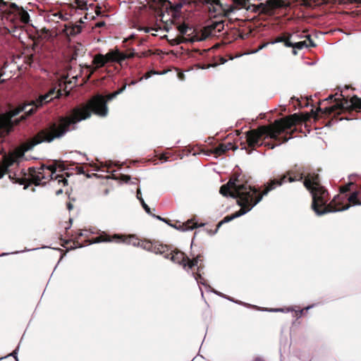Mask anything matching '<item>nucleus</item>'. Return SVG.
<instances>
[{
  "mask_svg": "<svg viewBox=\"0 0 361 361\" xmlns=\"http://www.w3.org/2000/svg\"><path fill=\"white\" fill-rule=\"evenodd\" d=\"M303 183L312 195V208L317 215L322 216L330 212H343L350 208L349 204L343 208L333 207L332 203H336V199L339 197L338 195L335 196L333 201L328 204L329 193L327 190L314 180H311L310 178H305Z\"/></svg>",
  "mask_w": 361,
  "mask_h": 361,
  "instance_id": "obj_3",
  "label": "nucleus"
},
{
  "mask_svg": "<svg viewBox=\"0 0 361 361\" xmlns=\"http://www.w3.org/2000/svg\"><path fill=\"white\" fill-rule=\"evenodd\" d=\"M68 210H71L73 207V204L71 202H68L67 204Z\"/></svg>",
  "mask_w": 361,
  "mask_h": 361,
  "instance_id": "obj_61",
  "label": "nucleus"
},
{
  "mask_svg": "<svg viewBox=\"0 0 361 361\" xmlns=\"http://www.w3.org/2000/svg\"><path fill=\"white\" fill-rule=\"evenodd\" d=\"M301 4L305 6H312V3L310 0H300Z\"/></svg>",
  "mask_w": 361,
  "mask_h": 361,
  "instance_id": "obj_46",
  "label": "nucleus"
},
{
  "mask_svg": "<svg viewBox=\"0 0 361 361\" xmlns=\"http://www.w3.org/2000/svg\"><path fill=\"white\" fill-rule=\"evenodd\" d=\"M116 63H121L122 61H123L124 60L126 59V54L121 52L118 49V51H117V55H116Z\"/></svg>",
  "mask_w": 361,
  "mask_h": 361,
  "instance_id": "obj_35",
  "label": "nucleus"
},
{
  "mask_svg": "<svg viewBox=\"0 0 361 361\" xmlns=\"http://www.w3.org/2000/svg\"><path fill=\"white\" fill-rule=\"evenodd\" d=\"M199 256L195 257L192 260L190 259L187 262V271L189 272V269L193 268L194 267L197 266L199 262Z\"/></svg>",
  "mask_w": 361,
  "mask_h": 361,
  "instance_id": "obj_33",
  "label": "nucleus"
},
{
  "mask_svg": "<svg viewBox=\"0 0 361 361\" xmlns=\"http://www.w3.org/2000/svg\"><path fill=\"white\" fill-rule=\"evenodd\" d=\"M17 8L16 16L18 18H19L20 21L23 24H29L30 19V15L27 11H25L23 7H18L15 4Z\"/></svg>",
  "mask_w": 361,
  "mask_h": 361,
  "instance_id": "obj_17",
  "label": "nucleus"
},
{
  "mask_svg": "<svg viewBox=\"0 0 361 361\" xmlns=\"http://www.w3.org/2000/svg\"><path fill=\"white\" fill-rule=\"evenodd\" d=\"M178 30L179 31V32L182 35H186L188 33V31H190L192 30V27H189L188 25H186L185 23H183V24H180L178 26Z\"/></svg>",
  "mask_w": 361,
  "mask_h": 361,
  "instance_id": "obj_29",
  "label": "nucleus"
},
{
  "mask_svg": "<svg viewBox=\"0 0 361 361\" xmlns=\"http://www.w3.org/2000/svg\"><path fill=\"white\" fill-rule=\"evenodd\" d=\"M303 174L302 173H300L297 176H295L294 177H289L288 178V181L290 183H292V182H294V181H296V180H302L303 179Z\"/></svg>",
  "mask_w": 361,
  "mask_h": 361,
  "instance_id": "obj_37",
  "label": "nucleus"
},
{
  "mask_svg": "<svg viewBox=\"0 0 361 361\" xmlns=\"http://www.w3.org/2000/svg\"><path fill=\"white\" fill-rule=\"evenodd\" d=\"M126 86L127 85L125 84L123 85V87L121 88H120L119 90H118L117 91H116V94L118 95L120 94H121L126 89Z\"/></svg>",
  "mask_w": 361,
  "mask_h": 361,
  "instance_id": "obj_49",
  "label": "nucleus"
},
{
  "mask_svg": "<svg viewBox=\"0 0 361 361\" xmlns=\"http://www.w3.org/2000/svg\"><path fill=\"white\" fill-rule=\"evenodd\" d=\"M233 181L236 182V185L239 186H243L246 188H250L252 189V190L255 191V193L253 195H251L250 196V202L252 204V207H255L259 202H260L263 198L264 196H266L268 195V193L270 192V189H268L267 188H265L264 191L262 193H259V190L255 188V187L251 186L250 185H248L247 183H242L240 182L239 180L235 179L233 180Z\"/></svg>",
  "mask_w": 361,
  "mask_h": 361,
  "instance_id": "obj_10",
  "label": "nucleus"
},
{
  "mask_svg": "<svg viewBox=\"0 0 361 361\" xmlns=\"http://www.w3.org/2000/svg\"><path fill=\"white\" fill-rule=\"evenodd\" d=\"M207 3L210 4L212 6L216 5L220 7H223L222 4L220 3L219 0H206Z\"/></svg>",
  "mask_w": 361,
  "mask_h": 361,
  "instance_id": "obj_39",
  "label": "nucleus"
},
{
  "mask_svg": "<svg viewBox=\"0 0 361 361\" xmlns=\"http://www.w3.org/2000/svg\"><path fill=\"white\" fill-rule=\"evenodd\" d=\"M359 192H353L348 197V201L353 204V205H361V200L358 199Z\"/></svg>",
  "mask_w": 361,
  "mask_h": 361,
  "instance_id": "obj_23",
  "label": "nucleus"
},
{
  "mask_svg": "<svg viewBox=\"0 0 361 361\" xmlns=\"http://www.w3.org/2000/svg\"><path fill=\"white\" fill-rule=\"evenodd\" d=\"M290 39V37L288 35L287 37L285 36H280L278 37L275 40L270 42V44H274L279 42H283L284 45L286 46V42L289 41Z\"/></svg>",
  "mask_w": 361,
  "mask_h": 361,
  "instance_id": "obj_34",
  "label": "nucleus"
},
{
  "mask_svg": "<svg viewBox=\"0 0 361 361\" xmlns=\"http://www.w3.org/2000/svg\"><path fill=\"white\" fill-rule=\"evenodd\" d=\"M140 30H143L145 33H148V32H149L151 30H156V31L157 30H156V29H154V28H151V27H142V28H141Z\"/></svg>",
  "mask_w": 361,
  "mask_h": 361,
  "instance_id": "obj_50",
  "label": "nucleus"
},
{
  "mask_svg": "<svg viewBox=\"0 0 361 361\" xmlns=\"http://www.w3.org/2000/svg\"><path fill=\"white\" fill-rule=\"evenodd\" d=\"M255 361H264V360L260 357H256Z\"/></svg>",
  "mask_w": 361,
  "mask_h": 361,
  "instance_id": "obj_64",
  "label": "nucleus"
},
{
  "mask_svg": "<svg viewBox=\"0 0 361 361\" xmlns=\"http://www.w3.org/2000/svg\"><path fill=\"white\" fill-rule=\"evenodd\" d=\"M18 349H19V346H18V347L16 348V350H13V351L10 354V355H11L12 357H13L16 359V361H18V356H17Z\"/></svg>",
  "mask_w": 361,
  "mask_h": 361,
  "instance_id": "obj_44",
  "label": "nucleus"
},
{
  "mask_svg": "<svg viewBox=\"0 0 361 361\" xmlns=\"http://www.w3.org/2000/svg\"><path fill=\"white\" fill-rule=\"evenodd\" d=\"M224 146L226 147L227 151L231 149V147H233V144L231 142H228L226 144H224Z\"/></svg>",
  "mask_w": 361,
  "mask_h": 361,
  "instance_id": "obj_54",
  "label": "nucleus"
},
{
  "mask_svg": "<svg viewBox=\"0 0 361 361\" xmlns=\"http://www.w3.org/2000/svg\"><path fill=\"white\" fill-rule=\"evenodd\" d=\"M92 63L95 66L94 68H92L91 66L89 65L85 66L86 69L89 72L88 78H90L97 68H102L105 66V64L107 63L106 57L105 55L102 54H97L94 56Z\"/></svg>",
  "mask_w": 361,
  "mask_h": 361,
  "instance_id": "obj_11",
  "label": "nucleus"
},
{
  "mask_svg": "<svg viewBox=\"0 0 361 361\" xmlns=\"http://www.w3.org/2000/svg\"><path fill=\"white\" fill-rule=\"evenodd\" d=\"M305 38H307V41H308V47H316V44L314 43V42L312 39L311 38V36L310 35H305Z\"/></svg>",
  "mask_w": 361,
  "mask_h": 361,
  "instance_id": "obj_38",
  "label": "nucleus"
},
{
  "mask_svg": "<svg viewBox=\"0 0 361 361\" xmlns=\"http://www.w3.org/2000/svg\"><path fill=\"white\" fill-rule=\"evenodd\" d=\"M233 7H229L227 9H224V15L228 16L230 13H233Z\"/></svg>",
  "mask_w": 361,
  "mask_h": 361,
  "instance_id": "obj_45",
  "label": "nucleus"
},
{
  "mask_svg": "<svg viewBox=\"0 0 361 361\" xmlns=\"http://www.w3.org/2000/svg\"><path fill=\"white\" fill-rule=\"evenodd\" d=\"M351 185H353V183H350L348 185L342 187L341 188V190H340L341 192H343V193L346 192L347 191H348L350 190V187Z\"/></svg>",
  "mask_w": 361,
  "mask_h": 361,
  "instance_id": "obj_42",
  "label": "nucleus"
},
{
  "mask_svg": "<svg viewBox=\"0 0 361 361\" xmlns=\"http://www.w3.org/2000/svg\"><path fill=\"white\" fill-rule=\"evenodd\" d=\"M120 179H121L122 181L125 182V183H128V182L130 181V176H128V175H123V174H122V175L121 176Z\"/></svg>",
  "mask_w": 361,
  "mask_h": 361,
  "instance_id": "obj_41",
  "label": "nucleus"
},
{
  "mask_svg": "<svg viewBox=\"0 0 361 361\" xmlns=\"http://www.w3.org/2000/svg\"><path fill=\"white\" fill-rule=\"evenodd\" d=\"M264 311H268V312H293L294 311V308L293 307H286V308H272V309H267V308H265L264 310Z\"/></svg>",
  "mask_w": 361,
  "mask_h": 361,
  "instance_id": "obj_28",
  "label": "nucleus"
},
{
  "mask_svg": "<svg viewBox=\"0 0 361 361\" xmlns=\"http://www.w3.org/2000/svg\"><path fill=\"white\" fill-rule=\"evenodd\" d=\"M297 121L298 116L293 114L290 117L276 120L271 126L250 130L245 133V141L249 147L254 149L263 145L262 138L269 137L274 140H279V135L290 129Z\"/></svg>",
  "mask_w": 361,
  "mask_h": 361,
  "instance_id": "obj_2",
  "label": "nucleus"
},
{
  "mask_svg": "<svg viewBox=\"0 0 361 361\" xmlns=\"http://www.w3.org/2000/svg\"><path fill=\"white\" fill-rule=\"evenodd\" d=\"M232 220H233V217L231 216V215H230V216H225V217L223 219V220H222V221H223V222H224V224H226V223H228V222L231 221Z\"/></svg>",
  "mask_w": 361,
  "mask_h": 361,
  "instance_id": "obj_47",
  "label": "nucleus"
},
{
  "mask_svg": "<svg viewBox=\"0 0 361 361\" xmlns=\"http://www.w3.org/2000/svg\"><path fill=\"white\" fill-rule=\"evenodd\" d=\"M289 37H290V40L296 41L298 39H302L305 37V35H303L302 34L297 32H295L293 34H288Z\"/></svg>",
  "mask_w": 361,
  "mask_h": 361,
  "instance_id": "obj_36",
  "label": "nucleus"
},
{
  "mask_svg": "<svg viewBox=\"0 0 361 361\" xmlns=\"http://www.w3.org/2000/svg\"><path fill=\"white\" fill-rule=\"evenodd\" d=\"M167 250V247L161 244H152L151 252L156 255H164Z\"/></svg>",
  "mask_w": 361,
  "mask_h": 361,
  "instance_id": "obj_20",
  "label": "nucleus"
},
{
  "mask_svg": "<svg viewBox=\"0 0 361 361\" xmlns=\"http://www.w3.org/2000/svg\"><path fill=\"white\" fill-rule=\"evenodd\" d=\"M294 311L295 312L296 317L298 319V318H300L302 316V314H303L305 310H304V309H302V310H300L298 311L294 310Z\"/></svg>",
  "mask_w": 361,
  "mask_h": 361,
  "instance_id": "obj_48",
  "label": "nucleus"
},
{
  "mask_svg": "<svg viewBox=\"0 0 361 361\" xmlns=\"http://www.w3.org/2000/svg\"><path fill=\"white\" fill-rule=\"evenodd\" d=\"M192 275L193 276V277L195 278V279L197 282V283H200V284L204 286L205 287L209 288L211 292L212 290H214L213 288H212V287L210 286H209L206 283L204 279L202 277L200 274L192 273Z\"/></svg>",
  "mask_w": 361,
  "mask_h": 361,
  "instance_id": "obj_26",
  "label": "nucleus"
},
{
  "mask_svg": "<svg viewBox=\"0 0 361 361\" xmlns=\"http://www.w3.org/2000/svg\"><path fill=\"white\" fill-rule=\"evenodd\" d=\"M118 96L116 92L107 95L105 99L102 95L93 97L86 104L78 105L70 111L67 116L60 117L58 123H52L47 128L41 130L31 140L20 146L9 151L0 147V178L6 173L9 179L14 183H20L16 178V173H12L9 168L15 164L18 165L24 158L25 153L33 149L36 145L42 142H51L55 139L62 137L67 132L75 130L76 124L89 118L92 114L105 117L109 109L106 102Z\"/></svg>",
  "mask_w": 361,
  "mask_h": 361,
  "instance_id": "obj_1",
  "label": "nucleus"
},
{
  "mask_svg": "<svg viewBox=\"0 0 361 361\" xmlns=\"http://www.w3.org/2000/svg\"><path fill=\"white\" fill-rule=\"evenodd\" d=\"M63 192V190L61 189L56 191V195H59V194H61Z\"/></svg>",
  "mask_w": 361,
  "mask_h": 361,
  "instance_id": "obj_63",
  "label": "nucleus"
},
{
  "mask_svg": "<svg viewBox=\"0 0 361 361\" xmlns=\"http://www.w3.org/2000/svg\"><path fill=\"white\" fill-rule=\"evenodd\" d=\"M212 292L215 293L216 295H217L219 296H221V297H223V298H226V299H227V300H230V301H231L233 302H235V303H237V304H239V305H245V306H248L249 305L248 304L245 303V302H243L242 301L235 300L233 298H231L229 296H227V295H224V294H223V293H220V292H219V291H217L216 290H212Z\"/></svg>",
  "mask_w": 361,
  "mask_h": 361,
  "instance_id": "obj_25",
  "label": "nucleus"
},
{
  "mask_svg": "<svg viewBox=\"0 0 361 361\" xmlns=\"http://www.w3.org/2000/svg\"><path fill=\"white\" fill-rule=\"evenodd\" d=\"M83 235V233L82 232H79L78 234V236L76 237V239H79L80 237H82Z\"/></svg>",
  "mask_w": 361,
  "mask_h": 361,
  "instance_id": "obj_62",
  "label": "nucleus"
},
{
  "mask_svg": "<svg viewBox=\"0 0 361 361\" xmlns=\"http://www.w3.org/2000/svg\"><path fill=\"white\" fill-rule=\"evenodd\" d=\"M59 97V92H56V88H51L48 92L39 95L35 100L30 103L24 104L17 108L11 109L6 114L5 119L9 123H18V119L13 118L20 113L23 112L25 115L21 116V120L25 119L27 116H31L35 111L48 104L54 98Z\"/></svg>",
  "mask_w": 361,
  "mask_h": 361,
  "instance_id": "obj_6",
  "label": "nucleus"
},
{
  "mask_svg": "<svg viewBox=\"0 0 361 361\" xmlns=\"http://www.w3.org/2000/svg\"><path fill=\"white\" fill-rule=\"evenodd\" d=\"M44 169H47L51 171L49 177L51 179L57 180L59 183L63 182V185H66L68 184V180L61 175L56 174V166L55 164L47 166L45 164H42L39 170L43 171Z\"/></svg>",
  "mask_w": 361,
  "mask_h": 361,
  "instance_id": "obj_13",
  "label": "nucleus"
},
{
  "mask_svg": "<svg viewBox=\"0 0 361 361\" xmlns=\"http://www.w3.org/2000/svg\"><path fill=\"white\" fill-rule=\"evenodd\" d=\"M135 55V53L134 51H132L130 54H126V59H131V58H133Z\"/></svg>",
  "mask_w": 361,
  "mask_h": 361,
  "instance_id": "obj_51",
  "label": "nucleus"
},
{
  "mask_svg": "<svg viewBox=\"0 0 361 361\" xmlns=\"http://www.w3.org/2000/svg\"><path fill=\"white\" fill-rule=\"evenodd\" d=\"M234 1L242 6H245L247 4L248 0H234Z\"/></svg>",
  "mask_w": 361,
  "mask_h": 361,
  "instance_id": "obj_43",
  "label": "nucleus"
},
{
  "mask_svg": "<svg viewBox=\"0 0 361 361\" xmlns=\"http://www.w3.org/2000/svg\"><path fill=\"white\" fill-rule=\"evenodd\" d=\"M101 13V7L97 6L96 8V14L98 16Z\"/></svg>",
  "mask_w": 361,
  "mask_h": 361,
  "instance_id": "obj_56",
  "label": "nucleus"
},
{
  "mask_svg": "<svg viewBox=\"0 0 361 361\" xmlns=\"http://www.w3.org/2000/svg\"><path fill=\"white\" fill-rule=\"evenodd\" d=\"M314 307V304H313V305H308V306H307L306 307H305V308H304V310H309L312 309V307Z\"/></svg>",
  "mask_w": 361,
  "mask_h": 361,
  "instance_id": "obj_58",
  "label": "nucleus"
},
{
  "mask_svg": "<svg viewBox=\"0 0 361 361\" xmlns=\"http://www.w3.org/2000/svg\"><path fill=\"white\" fill-rule=\"evenodd\" d=\"M42 171H43L38 170L36 174L33 175L34 181L36 185H39L42 179L45 178V176L42 174Z\"/></svg>",
  "mask_w": 361,
  "mask_h": 361,
  "instance_id": "obj_32",
  "label": "nucleus"
},
{
  "mask_svg": "<svg viewBox=\"0 0 361 361\" xmlns=\"http://www.w3.org/2000/svg\"><path fill=\"white\" fill-rule=\"evenodd\" d=\"M154 217L157 218V219L161 221H165V219L159 216H155V215H152Z\"/></svg>",
  "mask_w": 361,
  "mask_h": 361,
  "instance_id": "obj_59",
  "label": "nucleus"
},
{
  "mask_svg": "<svg viewBox=\"0 0 361 361\" xmlns=\"http://www.w3.org/2000/svg\"><path fill=\"white\" fill-rule=\"evenodd\" d=\"M340 96L343 97L341 101H339L337 99H335L336 104L329 107H325L324 109L318 108L317 111L322 112L324 114H331L334 111L337 109H344L347 108L350 103L354 109H361V99L359 98L356 95H353L350 100H348V98L344 97L342 94V90L341 91Z\"/></svg>",
  "mask_w": 361,
  "mask_h": 361,
  "instance_id": "obj_7",
  "label": "nucleus"
},
{
  "mask_svg": "<svg viewBox=\"0 0 361 361\" xmlns=\"http://www.w3.org/2000/svg\"><path fill=\"white\" fill-rule=\"evenodd\" d=\"M338 95H339V96H340V93L338 94V92H336L335 94H331V95H329V96L326 99V100L332 99L335 96H338Z\"/></svg>",
  "mask_w": 361,
  "mask_h": 361,
  "instance_id": "obj_55",
  "label": "nucleus"
},
{
  "mask_svg": "<svg viewBox=\"0 0 361 361\" xmlns=\"http://www.w3.org/2000/svg\"><path fill=\"white\" fill-rule=\"evenodd\" d=\"M152 243L149 241L144 240L140 241L138 247L148 252L151 251Z\"/></svg>",
  "mask_w": 361,
  "mask_h": 361,
  "instance_id": "obj_30",
  "label": "nucleus"
},
{
  "mask_svg": "<svg viewBox=\"0 0 361 361\" xmlns=\"http://www.w3.org/2000/svg\"><path fill=\"white\" fill-rule=\"evenodd\" d=\"M117 51H118V49H113V50H110L107 54H105V56L106 57L107 63L109 61L116 62Z\"/></svg>",
  "mask_w": 361,
  "mask_h": 361,
  "instance_id": "obj_27",
  "label": "nucleus"
},
{
  "mask_svg": "<svg viewBox=\"0 0 361 361\" xmlns=\"http://www.w3.org/2000/svg\"><path fill=\"white\" fill-rule=\"evenodd\" d=\"M224 224V223L223 222V221L221 220V221H219L216 226V228L217 229H219V228L223 225Z\"/></svg>",
  "mask_w": 361,
  "mask_h": 361,
  "instance_id": "obj_60",
  "label": "nucleus"
},
{
  "mask_svg": "<svg viewBox=\"0 0 361 361\" xmlns=\"http://www.w3.org/2000/svg\"><path fill=\"white\" fill-rule=\"evenodd\" d=\"M269 44H270V42H267V43L262 44V45H260L258 49H257L256 50L252 51V54H255V53L258 52L259 51H260V50L263 49L264 48L267 47V45Z\"/></svg>",
  "mask_w": 361,
  "mask_h": 361,
  "instance_id": "obj_40",
  "label": "nucleus"
},
{
  "mask_svg": "<svg viewBox=\"0 0 361 361\" xmlns=\"http://www.w3.org/2000/svg\"><path fill=\"white\" fill-rule=\"evenodd\" d=\"M286 47H292L293 54L296 55L298 54L297 49H302L305 47H308V45L307 41L296 42L290 39L289 41L286 42Z\"/></svg>",
  "mask_w": 361,
  "mask_h": 361,
  "instance_id": "obj_16",
  "label": "nucleus"
},
{
  "mask_svg": "<svg viewBox=\"0 0 361 361\" xmlns=\"http://www.w3.org/2000/svg\"><path fill=\"white\" fill-rule=\"evenodd\" d=\"M189 223L190 222L188 221V224L180 225L178 227H177V226H174L173 224H170V226H172V227H174L176 229H178L179 231H192V230L197 228V224H193L192 226H190L188 225Z\"/></svg>",
  "mask_w": 361,
  "mask_h": 361,
  "instance_id": "obj_22",
  "label": "nucleus"
},
{
  "mask_svg": "<svg viewBox=\"0 0 361 361\" xmlns=\"http://www.w3.org/2000/svg\"><path fill=\"white\" fill-rule=\"evenodd\" d=\"M224 28V20H212L207 23V25L204 27L202 30V36L200 38H198L197 36H193L190 37L189 39H185L184 42H194L196 41H203L209 35L214 34V32H220Z\"/></svg>",
  "mask_w": 361,
  "mask_h": 361,
  "instance_id": "obj_8",
  "label": "nucleus"
},
{
  "mask_svg": "<svg viewBox=\"0 0 361 361\" xmlns=\"http://www.w3.org/2000/svg\"><path fill=\"white\" fill-rule=\"evenodd\" d=\"M170 260L173 262L182 265L183 269L187 270V262L189 260V257H187L183 252L176 251L173 252L171 256Z\"/></svg>",
  "mask_w": 361,
  "mask_h": 361,
  "instance_id": "obj_12",
  "label": "nucleus"
},
{
  "mask_svg": "<svg viewBox=\"0 0 361 361\" xmlns=\"http://www.w3.org/2000/svg\"><path fill=\"white\" fill-rule=\"evenodd\" d=\"M122 237L120 236L119 234H114L112 237L108 235L107 234L104 233L97 237L94 240H92L90 244H94V243H111L113 241H116L117 239H120Z\"/></svg>",
  "mask_w": 361,
  "mask_h": 361,
  "instance_id": "obj_15",
  "label": "nucleus"
},
{
  "mask_svg": "<svg viewBox=\"0 0 361 361\" xmlns=\"http://www.w3.org/2000/svg\"><path fill=\"white\" fill-rule=\"evenodd\" d=\"M227 152L226 147L224 144H220L219 146L214 147L212 150V153L214 154L216 157L220 156Z\"/></svg>",
  "mask_w": 361,
  "mask_h": 361,
  "instance_id": "obj_24",
  "label": "nucleus"
},
{
  "mask_svg": "<svg viewBox=\"0 0 361 361\" xmlns=\"http://www.w3.org/2000/svg\"><path fill=\"white\" fill-rule=\"evenodd\" d=\"M161 1L162 4H164L165 3L168 2L171 4V9L176 13H178L180 11L181 8L183 5H196L197 4V0H180L178 3H176L174 4H171L170 1L168 0H160Z\"/></svg>",
  "mask_w": 361,
  "mask_h": 361,
  "instance_id": "obj_14",
  "label": "nucleus"
},
{
  "mask_svg": "<svg viewBox=\"0 0 361 361\" xmlns=\"http://www.w3.org/2000/svg\"><path fill=\"white\" fill-rule=\"evenodd\" d=\"M289 6L290 3L286 0H268L264 4H261V11L265 14L273 15L275 9Z\"/></svg>",
  "mask_w": 361,
  "mask_h": 361,
  "instance_id": "obj_9",
  "label": "nucleus"
},
{
  "mask_svg": "<svg viewBox=\"0 0 361 361\" xmlns=\"http://www.w3.org/2000/svg\"><path fill=\"white\" fill-rule=\"evenodd\" d=\"M137 200H139V201L140 202L143 209H145V211L149 215H152L151 214V211H150V208L145 203L144 199L142 197V195H141V190L140 189H138L137 191Z\"/></svg>",
  "mask_w": 361,
  "mask_h": 361,
  "instance_id": "obj_21",
  "label": "nucleus"
},
{
  "mask_svg": "<svg viewBox=\"0 0 361 361\" xmlns=\"http://www.w3.org/2000/svg\"><path fill=\"white\" fill-rule=\"evenodd\" d=\"M173 255V252H170V253H164V255H162L164 256V257L165 259H170L171 258V256Z\"/></svg>",
  "mask_w": 361,
  "mask_h": 361,
  "instance_id": "obj_53",
  "label": "nucleus"
},
{
  "mask_svg": "<svg viewBox=\"0 0 361 361\" xmlns=\"http://www.w3.org/2000/svg\"><path fill=\"white\" fill-rule=\"evenodd\" d=\"M290 139H291V137H283V140H282V142H288ZM279 142L278 144L276 145H274V144H271L270 142H264L263 145H264V146L266 147H268L271 149H274L275 148L276 146H279L281 144V138L279 137V140H277Z\"/></svg>",
  "mask_w": 361,
  "mask_h": 361,
  "instance_id": "obj_31",
  "label": "nucleus"
},
{
  "mask_svg": "<svg viewBox=\"0 0 361 361\" xmlns=\"http://www.w3.org/2000/svg\"><path fill=\"white\" fill-rule=\"evenodd\" d=\"M219 192L224 197L237 199V204L240 207V209L231 214L233 220L247 214L254 207L250 202V195H253L255 191L246 186L237 185L236 182L233 180L223 185L220 188Z\"/></svg>",
  "mask_w": 361,
  "mask_h": 361,
  "instance_id": "obj_4",
  "label": "nucleus"
},
{
  "mask_svg": "<svg viewBox=\"0 0 361 361\" xmlns=\"http://www.w3.org/2000/svg\"><path fill=\"white\" fill-rule=\"evenodd\" d=\"M82 247H83V245L81 243H77V245L75 247H71V249H75L76 247L81 248Z\"/></svg>",
  "mask_w": 361,
  "mask_h": 361,
  "instance_id": "obj_57",
  "label": "nucleus"
},
{
  "mask_svg": "<svg viewBox=\"0 0 361 361\" xmlns=\"http://www.w3.org/2000/svg\"><path fill=\"white\" fill-rule=\"evenodd\" d=\"M286 178V175H284L280 180H270L269 182L264 184V188H267L268 189H270V191H271L276 187L282 185V184L285 182Z\"/></svg>",
  "mask_w": 361,
  "mask_h": 361,
  "instance_id": "obj_19",
  "label": "nucleus"
},
{
  "mask_svg": "<svg viewBox=\"0 0 361 361\" xmlns=\"http://www.w3.org/2000/svg\"><path fill=\"white\" fill-rule=\"evenodd\" d=\"M120 236H121L122 238L120 239H117L116 242H123L127 245H132L134 247H138L140 240L135 235H130L128 237H125L124 235H120Z\"/></svg>",
  "mask_w": 361,
  "mask_h": 361,
  "instance_id": "obj_18",
  "label": "nucleus"
},
{
  "mask_svg": "<svg viewBox=\"0 0 361 361\" xmlns=\"http://www.w3.org/2000/svg\"><path fill=\"white\" fill-rule=\"evenodd\" d=\"M105 25L104 21H99L95 24V27H102Z\"/></svg>",
  "mask_w": 361,
  "mask_h": 361,
  "instance_id": "obj_52",
  "label": "nucleus"
},
{
  "mask_svg": "<svg viewBox=\"0 0 361 361\" xmlns=\"http://www.w3.org/2000/svg\"><path fill=\"white\" fill-rule=\"evenodd\" d=\"M219 192L224 197L237 199V204L240 207V209L231 214L233 220L247 214L254 207L250 202V195H253L255 191L246 186L237 185L236 182L233 180L223 185L220 188Z\"/></svg>",
  "mask_w": 361,
  "mask_h": 361,
  "instance_id": "obj_5",
  "label": "nucleus"
}]
</instances>
